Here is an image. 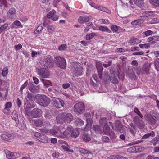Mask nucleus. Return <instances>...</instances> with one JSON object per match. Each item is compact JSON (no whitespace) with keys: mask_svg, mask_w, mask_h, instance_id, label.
<instances>
[{"mask_svg":"<svg viewBox=\"0 0 159 159\" xmlns=\"http://www.w3.org/2000/svg\"><path fill=\"white\" fill-rule=\"evenodd\" d=\"M133 121L140 129L143 128L145 124L143 121L138 116H134L133 119Z\"/></svg>","mask_w":159,"mask_h":159,"instance_id":"10","label":"nucleus"},{"mask_svg":"<svg viewBox=\"0 0 159 159\" xmlns=\"http://www.w3.org/2000/svg\"><path fill=\"white\" fill-rule=\"evenodd\" d=\"M44 64L47 68L52 67L54 66L53 59L50 56H48L44 61Z\"/></svg>","mask_w":159,"mask_h":159,"instance_id":"14","label":"nucleus"},{"mask_svg":"<svg viewBox=\"0 0 159 159\" xmlns=\"http://www.w3.org/2000/svg\"><path fill=\"white\" fill-rule=\"evenodd\" d=\"M150 16L148 15H144L140 17V18L139 19H142L143 22L145 20H147L148 18Z\"/></svg>","mask_w":159,"mask_h":159,"instance_id":"63","label":"nucleus"},{"mask_svg":"<svg viewBox=\"0 0 159 159\" xmlns=\"http://www.w3.org/2000/svg\"><path fill=\"white\" fill-rule=\"evenodd\" d=\"M12 103L10 102H7L5 105V106L6 107L10 108L12 107Z\"/></svg>","mask_w":159,"mask_h":159,"instance_id":"62","label":"nucleus"},{"mask_svg":"<svg viewBox=\"0 0 159 159\" xmlns=\"http://www.w3.org/2000/svg\"><path fill=\"white\" fill-rule=\"evenodd\" d=\"M8 72V69L7 67H4L1 71L0 70V77H1V76L3 77H6Z\"/></svg>","mask_w":159,"mask_h":159,"instance_id":"29","label":"nucleus"},{"mask_svg":"<svg viewBox=\"0 0 159 159\" xmlns=\"http://www.w3.org/2000/svg\"><path fill=\"white\" fill-rule=\"evenodd\" d=\"M13 136L12 134H3L1 135V137L2 139L5 140L7 141L13 138Z\"/></svg>","mask_w":159,"mask_h":159,"instance_id":"27","label":"nucleus"},{"mask_svg":"<svg viewBox=\"0 0 159 159\" xmlns=\"http://www.w3.org/2000/svg\"><path fill=\"white\" fill-rule=\"evenodd\" d=\"M3 112L5 114L8 115L10 113L11 110L10 108L5 106V108L3 110Z\"/></svg>","mask_w":159,"mask_h":159,"instance_id":"54","label":"nucleus"},{"mask_svg":"<svg viewBox=\"0 0 159 159\" xmlns=\"http://www.w3.org/2000/svg\"><path fill=\"white\" fill-rule=\"evenodd\" d=\"M96 34L94 33H92L86 35V38L87 40H90L95 36Z\"/></svg>","mask_w":159,"mask_h":159,"instance_id":"43","label":"nucleus"},{"mask_svg":"<svg viewBox=\"0 0 159 159\" xmlns=\"http://www.w3.org/2000/svg\"><path fill=\"white\" fill-rule=\"evenodd\" d=\"M150 142L151 143L153 144L154 146H155L158 143V142H157L156 138H154L153 139H152L150 141Z\"/></svg>","mask_w":159,"mask_h":159,"instance_id":"60","label":"nucleus"},{"mask_svg":"<svg viewBox=\"0 0 159 159\" xmlns=\"http://www.w3.org/2000/svg\"><path fill=\"white\" fill-rule=\"evenodd\" d=\"M75 121L77 124H79L80 125H82L84 124L83 121L79 118H76Z\"/></svg>","mask_w":159,"mask_h":159,"instance_id":"58","label":"nucleus"},{"mask_svg":"<svg viewBox=\"0 0 159 159\" xmlns=\"http://www.w3.org/2000/svg\"><path fill=\"white\" fill-rule=\"evenodd\" d=\"M73 127L70 126H69L63 133L61 131L60 138H66L70 137L73 130Z\"/></svg>","mask_w":159,"mask_h":159,"instance_id":"11","label":"nucleus"},{"mask_svg":"<svg viewBox=\"0 0 159 159\" xmlns=\"http://www.w3.org/2000/svg\"><path fill=\"white\" fill-rule=\"evenodd\" d=\"M50 101L48 97L44 95H41L39 97L37 102L42 106L47 107L50 103Z\"/></svg>","mask_w":159,"mask_h":159,"instance_id":"5","label":"nucleus"},{"mask_svg":"<svg viewBox=\"0 0 159 159\" xmlns=\"http://www.w3.org/2000/svg\"><path fill=\"white\" fill-rule=\"evenodd\" d=\"M96 67L98 72L99 75V77L101 79L102 78V72L103 70L102 64L100 63H97L96 64Z\"/></svg>","mask_w":159,"mask_h":159,"instance_id":"22","label":"nucleus"},{"mask_svg":"<svg viewBox=\"0 0 159 159\" xmlns=\"http://www.w3.org/2000/svg\"><path fill=\"white\" fill-rule=\"evenodd\" d=\"M93 129L96 133L100 134L101 132L100 127L98 125H95L93 126Z\"/></svg>","mask_w":159,"mask_h":159,"instance_id":"44","label":"nucleus"},{"mask_svg":"<svg viewBox=\"0 0 159 159\" xmlns=\"http://www.w3.org/2000/svg\"><path fill=\"white\" fill-rule=\"evenodd\" d=\"M86 122L87 124L84 128V130L85 131H87L90 129L92 126L93 120L91 118H89L87 119Z\"/></svg>","mask_w":159,"mask_h":159,"instance_id":"24","label":"nucleus"},{"mask_svg":"<svg viewBox=\"0 0 159 159\" xmlns=\"http://www.w3.org/2000/svg\"><path fill=\"white\" fill-rule=\"evenodd\" d=\"M22 47V45L20 43L19 44L17 45H15L14 48L16 50H18L20 49Z\"/></svg>","mask_w":159,"mask_h":159,"instance_id":"61","label":"nucleus"},{"mask_svg":"<svg viewBox=\"0 0 159 159\" xmlns=\"http://www.w3.org/2000/svg\"><path fill=\"white\" fill-rule=\"evenodd\" d=\"M37 73L40 77L44 78H48L50 75V72L44 68L38 69L37 71Z\"/></svg>","mask_w":159,"mask_h":159,"instance_id":"8","label":"nucleus"},{"mask_svg":"<svg viewBox=\"0 0 159 159\" xmlns=\"http://www.w3.org/2000/svg\"><path fill=\"white\" fill-rule=\"evenodd\" d=\"M143 22V21L142 19H138V20H134L131 22V24L133 25H136L142 23Z\"/></svg>","mask_w":159,"mask_h":159,"instance_id":"41","label":"nucleus"},{"mask_svg":"<svg viewBox=\"0 0 159 159\" xmlns=\"http://www.w3.org/2000/svg\"><path fill=\"white\" fill-rule=\"evenodd\" d=\"M130 127L129 129L130 130V132L133 135H134L136 132V126L132 123L130 124Z\"/></svg>","mask_w":159,"mask_h":159,"instance_id":"30","label":"nucleus"},{"mask_svg":"<svg viewBox=\"0 0 159 159\" xmlns=\"http://www.w3.org/2000/svg\"><path fill=\"white\" fill-rule=\"evenodd\" d=\"M127 75L131 79H135L136 78L133 69H130L128 71Z\"/></svg>","mask_w":159,"mask_h":159,"instance_id":"31","label":"nucleus"},{"mask_svg":"<svg viewBox=\"0 0 159 159\" xmlns=\"http://www.w3.org/2000/svg\"><path fill=\"white\" fill-rule=\"evenodd\" d=\"M13 24H14L16 26L20 28H22L23 27V26L22 25L21 22L18 20H16L14 21L13 23L12 24V25Z\"/></svg>","mask_w":159,"mask_h":159,"instance_id":"57","label":"nucleus"},{"mask_svg":"<svg viewBox=\"0 0 159 159\" xmlns=\"http://www.w3.org/2000/svg\"><path fill=\"white\" fill-rule=\"evenodd\" d=\"M55 106L57 108L63 107L64 105V101L59 98H56L54 100Z\"/></svg>","mask_w":159,"mask_h":159,"instance_id":"16","label":"nucleus"},{"mask_svg":"<svg viewBox=\"0 0 159 159\" xmlns=\"http://www.w3.org/2000/svg\"><path fill=\"white\" fill-rule=\"evenodd\" d=\"M149 2L153 7H159V0H149Z\"/></svg>","mask_w":159,"mask_h":159,"instance_id":"35","label":"nucleus"},{"mask_svg":"<svg viewBox=\"0 0 159 159\" xmlns=\"http://www.w3.org/2000/svg\"><path fill=\"white\" fill-rule=\"evenodd\" d=\"M91 18V16H80L79 18L78 21L80 23H83L89 21Z\"/></svg>","mask_w":159,"mask_h":159,"instance_id":"20","label":"nucleus"},{"mask_svg":"<svg viewBox=\"0 0 159 159\" xmlns=\"http://www.w3.org/2000/svg\"><path fill=\"white\" fill-rule=\"evenodd\" d=\"M134 112L136 113L138 116H139L142 119L143 117V116L141 113H140L139 110L137 108H135L134 109Z\"/></svg>","mask_w":159,"mask_h":159,"instance_id":"56","label":"nucleus"},{"mask_svg":"<svg viewBox=\"0 0 159 159\" xmlns=\"http://www.w3.org/2000/svg\"><path fill=\"white\" fill-rule=\"evenodd\" d=\"M73 116L71 114L64 112L59 114L57 117V121L58 124L70 123L73 120Z\"/></svg>","mask_w":159,"mask_h":159,"instance_id":"2","label":"nucleus"},{"mask_svg":"<svg viewBox=\"0 0 159 159\" xmlns=\"http://www.w3.org/2000/svg\"><path fill=\"white\" fill-rule=\"evenodd\" d=\"M16 11L15 9L14 8H11L7 12V16L12 18L16 17Z\"/></svg>","mask_w":159,"mask_h":159,"instance_id":"21","label":"nucleus"},{"mask_svg":"<svg viewBox=\"0 0 159 159\" xmlns=\"http://www.w3.org/2000/svg\"><path fill=\"white\" fill-rule=\"evenodd\" d=\"M56 11L54 10H52L49 12L47 15V17L48 18H52L53 21H56L58 18V16L56 14Z\"/></svg>","mask_w":159,"mask_h":159,"instance_id":"15","label":"nucleus"},{"mask_svg":"<svg viewBox=\"0 0 159 159\" xmlns=\"http://www.w3.org/2000/svg\"><path fill=\"white\" fill-rule=\"evenodd\" d=\"M67 48V45L66 44H63L59 46L58 50L60 51L64 50Z\"/></svg>","mask_w":159,"mask_h":159,"instance_id":"55","label":"nucleus"},{"mask_svg":"<svg viewBox=\"0 0 159 159\" xmlns=\"http://www.w3.org/2000/svg\"><path fill=\"white\" fill-rule=\"evenodd\" d=\"M135 4L139 7H141L144 5L143 0H134Z\"/></svg>","mask_w":159,"mask_h":159,"instance_id":"34","label":"nucleus"},{"mask_svg":"<svg viewBox=\"0 0 159 159\" xmlns=\"http://www.w3.org/2000/svg\"><path fill=\"white\" fill-rule=\"evenodd\" d=\"M3 5L5 7L7 6V3L6 0H0V7Z\"/></svg>","mask_w":159,"mask_h":159,"instance_id":"59","label":"nucleus"},{"mask_svg":"<svg viewBox=\"0 0 159 159\" xmlns=\"http://www.w3.org/2000/svg\"><path fill=\"white\" fill-rule=\"evenodd\" d=\"M103 131L105 134L109 135L111 139L115 137V133L110 129V127L107 124H105L104 126Z\"/></svg>","mask_w":159,"mask_h":159,"instance_id":"12","label":"nucleus"},{"mask_svg":"<svg viewBox=\"0 0 159 159\" xmlns=\"http://www.w3.org/2000/svg\"><path fill=\"white\" fill-rule=\"evenodd\" d=\"M61 148L64 149V150L67 151V152H73L74 150L72 149H70L69 148V147H68L67 145H62L61 146Z\"/></svg>","mask_w":159,"mask_h":159,"instance_id":"48","label":"nucleus"},{"mask_svg":"<svg viewBox=\"0 0 159 159\" xmlns=\"http://www.w3.org/2000/svg\"><path fill=\"white\" fill-rule=\"evenodd\" d=\"M118 74L116 73L111 74V75L110 76H109L110 81L113 84L118 83V81L116 78Z\"/></svg>","mask_w":159,"mask_h":159,"instance_id":"23","label":"nucleus"},{"mask_svg":"<svg viewBox=\"0 0 159 159\" xmlns=\"http://www.w3.org/2000/svg\"><path fill=\"white\" fill-rule=\"evenodd\" d=\"M139 43L138 40L136 38H132L129 41V43L132 45H134Z\"/></svg>","mask_w":159,"mask_h":159,"instance_id":"39","label":"nucleus"},{"mask_svg":"<svg viewBox=\"0 0 159 159\" xmlns=\"http://www.w3.org/2000/svg\"><path fill=\"white\" fill-rule=\"evenodd\" d=\"M146 37H148L149 36L152 35L153 34H156L157 32H153V31L148 30L144 32L143 33Z\"/></svg>","mask_w":159,"mask_h":159,"instance_id":"37","label":"nucleus"},{"mask_svg":"<svg viewBox=\"0 0 159 159\" xmlns=\"http://www.w3.org/2000/svg\"><path fill=\"white\" fill-rule=\"evenodd\" d=\"M9 29L8 25L7 24H5L3 26L0 27V34L5 30H8Z\"/></svg>","mask_w":159,"mask_h":159,"instance_id":"46","label":"nucleus"},{"mask_svg":"<svg viewBox=\"0 0 159 159\" xmlns=\"http://www.w3.org/2000/svg\"><path fill=\"white\" fill-rule=\"evenodd\" d=\"M55 62L57 66L62 69H65L66 66V61L65 58L60 57H55Z\"/></svg>","mask_w":159,"mask_h":159,"instance_id":"6","label":"nucleus"},{"mask_svg":"<svg viewBox=\"0 0 159 159\" xmlns=\"http://www.w3.org/2000/svg\"><path fill=\"white\" fill-rule=\"evenodd\" d=\"M25 113L26 114V111L28 110L31 108H34L35 106V103L33 100L27 101L25 103Z\"/></svg>","mask_w":159,"mask_h":159,"instance_id":"18","label":"nucleus"},{"mask_svg":"<svg viewBox=\"0 0 159 159\" xmlns=\"http://www.w3.org/2000/svg\"><path fill=\"white\" fill-rule=\"evenodd\" d=\"M71 69L73 75L75 76L78 77L83 74L84 69L79 62H73L72 63Z\"/></svg>","mask_w":159,"mask_h":159,"instance_id":"3","label":"nucleus"},{"mask_svg":"<svg viewBox=\"0 0 159 159\" xmlns=\"http://www.w3.org/2000/svg\"><path fill=\"white\" fill-rule=\"evenodd\" d=\"M142 150L140 146H133L128 148L127 149V152L131 153H136L141 152Z\"/></svg>","mask_w":159,"mask_h":159,"instance_id":"17","label":"nucleus"},{"mask_svg":"<svg viewBox=\"0 0 159 159\" xmlns=\"http://www.w3.org/2000/svg\"><path fill=\"white\" fill-rule=\"evenodd\" d=\"M115 127V130L116 131L120 133L122 132L123 125L120 121H118L116 122Z\"/></svg>","mask_w":159,"mask_h":159,"instance_id":"25","label":"nucleus"},{"mask_svg":"<svg viewBox=\"0 0 159 159\" xmlns=\"http://www.w3.org/2000/svg\"><path fill=\"white\" fill-rule=\"evenodd\" d=\"M155 136V134L154 132L153 131H151V132L147 133L145 134L142 137V139H144L148 138L151 136L152 137H154Z\"/></svg>","mask_w":159,"mask_h":159,"instance_id":"36","label":"nucleus"},{"mask_svg":"<svg viewBox=\"0 0 159 159\" xmlns=\"http://www.w3.org/2000/svg\"><path fill=\"white\" fill-rule=\"evenodd\" d=\"M102 141L105 143H108L110 142V139L107 136H104L102 138Z\"/></svg>","mask_w":159,"mask_h":159,"instance_id":"53","label":"nucleus"},{"mask_svg":"<svg viewBox=\"0 0 159 159\" xmlns=\"http://www.w3.org/2000/svg\"><path fill=\"white\" fill-rule=\"evenodd\" d=\"M108 159H126V158L122 156L119 155H112L108 158Z\"/></svg>","mask_w":159,"mask_h":159,"instance_id":"40","label":"nucleus"},{"mask_svg":"<svg viewBox=\"0 0 159 159\" xmlns=\"http://www.w3.org/2000/svg\"><path fill=\"white\" fill-rule=\"evenodd\" d=\"M150 44L148 43L144 44H139V46L142 48L148 49L150 47Z\"/></svg>","mask_w":159,"mask_h":159,"instance_id":"45","label":"nucleus"},{"mask_svg":"<svg viewBox=\"0 0 159 159\" xmlns=\"http://www.w3.org/2000/svg\"><path fill=\"white\" fill-rule=\"evenodd\" d=\"M155 68L157 71H159V58H157L155 60L154 62Z\"/></svg>","mask_w":159,"mask_h":159,"instance_id":"42","label":"nucleus"},{"mask_svg":"<svg viewBox=\"0 0 159 159\" xmlns=\"http://www.w3.org/2000/svg\"><path fill=\"white\" fill-rule=\"evenodd\" d=\"M42 111L39 108H34L31 112L28 110L26 111L25 114L28 116H31L32 117L37 118L39 117L42 115Z\"/></svg>","mask_w":159,"mask_h":159,"instance_id":"4","label":"nucleus"},{"mask_svg":"<svg viewBox=\"0 0 159 159\" xmlns=\"http://www.w3.org/2000/svg\"><path fill=\"white\" fill-rule=\"evenodd\" d=\"M61 129L57 126H54L53 129L50 130H46L45 132L48 134H50L57 137H60L61 135Z\"/></svg>","mask_w":159,"mask_h":159,"instance_id":"7","label":"nucleus"},{"mask_svg":"<svg viewBox=\"0 0 159 159\" xmlns=\"http://www.w3.org/2000/svg\"><path fill=\"white\" fill-rule=\"evenodd\" d=\"M33 98V95L32 93H27L26 97V101L33 100H32Z\"/></svg>","mask_w":159,"mask_h":159,"instance_id":"49","label":"nucleus"},{"mask_svg":"<svg viewBox=\"0 0 159 159\" xmlns=\"http://www.w3.org/2000/svg\"><path fill=\"white\" fill-rule=\"evenodd\" d=\"M144 117L149 124L153 126L159 121V113L155 111H152L149 114H146Z\"/></svg>","mask_w":159,"mask_h":159,"instance_id":"1","label":"nucleus"},{"mask_svg":"<svg viewBox=\"0 0 159 159\" xmlns=\"http://www.w3.org/2000/svg\"><path fill=\"white\" fill-rule=\"evenodd\" d=\"M99 30L102 31L107 32L109 33L111 32V30L106 26H100L99 27Z\"/></svg>","mask_w":159,"mask_h":159,"instance_id":"38","label":"nucleus"},{"mask_svg":"<svg viewBox=\"0 0 159 159\" xmlns=\"http://www.w3.org/2000/svg\"><path fill=\"white\" fill-rule=\"evenodd\" d=\"M107 121V119L105 117H102L100 119L99 122L100 124L103 125L106 123Z\"/></svg>","mask_w":159,"mask_h":159,"instance_id":"50","label":"nucleus"},{"mask_svg":"<svg viewBox=\"0 0 159 159\" xmlns=\"http://www.w3.org/2000/svg\"><path fill=\"white\" fill-rule=\"evenodd\" d=\"M29 89L30 91L34 93H37L38 91V90L36 88L35 86L34 85L33 82L30 83L29 85Z\"/></svg>","mask_w":159,"mask_h":159,"instance_id":"26","label":"nucleus"},{"mask_svg":"<svg viewBox=\"0 0 159 159\" xmlns=\"http://www.w3.org/2000/svg\"><path fill=\"white\" fill-rule=\"evenodd\" d=\"M41 81L43 82L45 88H48L50 86L52 85L51 83L49 80L42 79Z\"/></svg>","mask_w":159,"mask_h":159,"instance_id":"32","label":"nucleus"},{"mask_svg":"<svg viewBox=\"0 0 159 159\" xmlns=\"http://www.w3.org/2000/svg\"><path fill=\"white\" fill-rule=\"evenodd\" d=\"M79 150L80 152L81 153H83V154H87L90 153L89 151H88L87 150H86L82 148H80Z\"/></svg>","mask_w":159,"mask_h":159,"instance_id":"51","label":"nucleus"},{"mask_svg":"<svg viewBox=\"0 0 159 159\" xmlns=\"http://www.w3.org/2000/svg\"><path fill=\"white\" fill-rule=\"evenodd\" d=\"M112 61V60L111 59L107 61L106 62V63L103 64V66L105 68L109 67L111 65Z\"/></svg>","mask_w":159,"mask_h":159,"instance_id":"47","label":"nucleus"},{"mask_svg":"<svg viewBox=\"0 0 159 159\" xmlns=\"http://www.w3.org/2000/svg\"><path fill=\"white\" fill-rule=\"evenodd\" d=\"M34 124L37 126L41 127L43 126L45 123V120L43 118L35 120L34 121Z\"/></svg>","mask_w":159,"mask_h":159,"instance_id":"19","label":"nucleus"},{"mask_svg":"<svg viewBox=\"0 0 159 159\" xmlns=\"http://www.w3.org/2000/svg\"><path fill=\"white\" fill-rule=\"evenodd\" d=\"M71 136L73 138H75L79 135V134L77 130H72L71 134Z\"/></svg>","mask_w":159,"mask_h":159,"instance_id":"52","label":"nucleus"},{"mask_svg":"<svg viewBox=\"0 0 159 159\" xmlns=\"http://www.w3.org/2000/svg\"><path fill=\"white\" fill-rule=\"evenodd\" d=\"M83 139L85 142L89 141L91 139L90 135L87 133H84L82 136Z\"/></svg>","mask_w":159,"mask_h":159,"instance_id":"28","label":"nucleus"},{"mask_svg":"<svg viewBox=\"0 0 159 159\" xmlns=\"http://www.w3.org/2000/svg\"><path fill=\"white\" fill-rule=\"evenodd\" d=\"M111 30L114 32H116L118 30V27L116 25H112L111 27Z\"/></svg>","mask_w":159,"mask_h":159,"instance_id":"64","label":"nucleus"},{"mask_svg":"<svg viewBox=\"0 0 159 159\" xmlns=\"http://www.w3.org/2000/svg\"><path fill=\"white\" fill-rule=\"evenodd\" d=\"M7 157L9 159L15 158L19 157L20 154L15 152H11L10 151L7 149H5L4 150Z\"/></svg>","mask_w":159,"mask_h":159,"instance_id":"13","label":"nucleus"},{"mask_svg":"<svg viewBox=\"0 0 159 159\" xmlns=\"http://www.w3.org/2000/svg\"><path fill=\"white\" fill-rule=\"evenodd\" d=\"M12 119L14 120L16 123L19 121L18 115L16 111H13L12 112Z\"/></svg>","mask_w":159,"mask_h":159,"instance_id":"33","label":"nucleus"},{"mask_svg":"<svg viewBox=\"0 0 159 159\" xmlns=\"http://www.w3.org/2000/svg\"><path fill=\"white\" fill-rule=\"evenodd\" d=\"M85 109V108L84 104L81 102L76 103L74 106V111L79 114L82 113Z\"/></svg>","mask_w":159,"mask_h":159,"instance_id":"9","label":"nucleus"}]
</instances>
